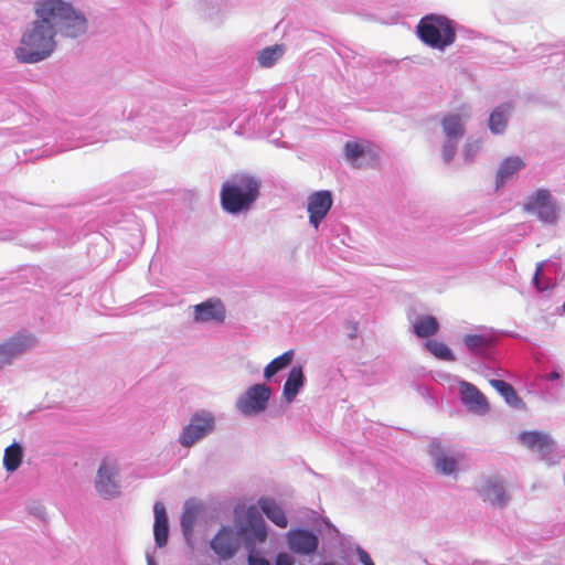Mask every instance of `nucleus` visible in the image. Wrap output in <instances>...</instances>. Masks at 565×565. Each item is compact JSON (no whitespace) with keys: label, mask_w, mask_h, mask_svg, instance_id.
<instances>
[{"label":"nucleus","mask_w":565,"mask_h":565,"mask_svg":"<svg viewBox=\"0 0 565 565\" xmlns=\"http://www.w3.org/2000/svg\"><path fill=\"white\" fill-rule=\"evenodd\" d=\"M34 13L40 23L63 38L77 39L88 30L85 13L68 0H38Z\"/></svg>","instance_id":"1"},{"label":"nucleus","mask_w":565,"mask_h":565,"mask_svg":"<svg viewBox=\"0 0 565 565\" xmlns=\"http://www.w3.org/2000/svg\"><path fill=\"white\" fill-rule=\"evenodd\" d=\"M56 36L49 25L35 19L22 33L14 49L15 58L24 64H34L50 57L57 45Z\"/></svg>","instance_id":"2"},{"label":"nucleus","mask_w":565,"mask_h":565,"mask_svg":"<svg viewBox=\"0 0 565 565\" xmlns=\"http://www.w3.org/2000/svg\"><path fill=\"white\" fill-rule=\"evenodd\" d=\"M234 524L248 552V565H270L269 561L256 552L257 544L267 540V525L258 509L254 505L236 510Z\"/></svg>","instance_id":"3"},{"label":"nucleus","mask_w":565,"mask_h":565,"mask_svg":"<svg viewBox=\"0 0 565 565\" xmlns=\"http://www.w3.org/2000/svg\"><path fill=\"white\" fill-rule=\"evenodd\" d=\"M258 194V180L246 173H237L223 183L220 193L221 204L230 214L244 213L250 210Z\"/></svg>","instance_id":"4"},{"label":"nucleus","mask_w":565,"mask_h":565,"mask_svg":"<svg viewBox=\"0 0 565 565\" xmlns=\"http://www.w3.org/2000/svg\"><path fill=\"white\" fill-rule=\"evenodd\" d=\"M417 34L427 46L445 51L456 41V23L441 14H427L417 25Z\"/></svg>","instance_id":"5"},{"label":"nucleus","mask_w":565,"mask_h":565,"mask_svg":"<svg viewBox=\"0 0 565 565\" xmlns=\"http://www.w3.org/2000/svg\"><path fill=\"white\" fill-rule=\"evenodd\" d=\"M470 118L471 110L466 106L450 111L441 118L440 126L444 135L441 156L446 163L451 162L455 158L458 145L466 131V124Z\"/></svg>","instance_id":"6"},{"label":"nucleus","mask_w":565,"mask_h":565,"mask_svg":"<svg viewBox=\"0 0 565 565\" xmlns=\"http://www.w3.org/2000/svg\"><path fill=\"white\" fill-rule=\"evenodd\" d=\"M217 427L216 414L207 408L194 411L188 423L182 427L178 436V443L183 448H192L203 439L207 438Z\"/></svg>","instance_id":"7"},{"label":"nucleus","mask_w":565,"mask_h":565,"mask_svg":"<svg viewBox=\"0 0 565 565\" xmlns=\"http://www.w3.org/2000/svg\"><path fill=\"white\" fill-rule=\"evenodd\" d=\"M523 210L548 225H556L561 218V206L557 199L548 189L544 188L534 190L525 198Z\"/></svg>","instance_id":"8"},{"label":"nucleus","mask_w":565,"mask_h":565,"mask_svg":"<svg viewBox=\"0 0 565 565\" xmlns=\"http://www.w3.org/2000/svg\"><path fill=\"white\" fill-rule=\"evenodd\" d=\"M94 487L104 500H111L121 494L120 466L117 459L107 457L100 461Z\"/></svg>","instance_id":"9"},{"label":"nucleus","mask_w":565,"mask_h":565,"mask_svg":"<svg viewBox=\"0 0 565 565\" xmlns=\"http://www.w3.org/2000/svg\"><path fill=\"white\" fill-rule=\"evenodd\" d=\"M38 345L36 337L28 331L15 332L0 341V370L11 366L14 361Z\"/></svg>","instance_id":"10"},{"label":"nucleus","mask_w":565,"mask_h":565,"mask_svg":"<svg viewBox=\"0 0 565 565\" xmlns=\"http://www.w3.org/2000/svg\"><path fill=\"white\" fill-rule=\"evenodd\" d=\"M271 390L265 383L249 386L235 402L236 411L246 417L262 414L268 407Z\"/></svg>","instance_id":"11"},{"label":"nucleus","mask_w":565,"mask_h":565,"mask_svg":"<svg viewBox=\"0 0 565 565\" xmlns=\"http://www.w3.org/2000/svg\"><path fill=\"white\" fill-rule=\"evenodd\" d=\"M191 322L196 326H221L226 320V307L216 297L189 307Z\"/></svg>","instance_id":"12"},{"label":"nucleus","mask_w":565,"mask_h":565,"mask_svg":"<svg viewBox=\"0 0 565 565\" xmlns=\"http://www.w3.org/2000/svg\"><path fill=\"white\" fill-rule=\"evenodd\" d=\"M520 444L527 449L535 451L548 466L558 462L561 456L556 451V444L547 433L530 430L523 431L518 437Z\"/></svg>","instance_id":"13"},{"label":"nucleus","mask_w":565,"mask_h":565,"mask_svg":"<svg viewBox=\"0 0 565 565\" xmlns=\"http://www.w3.org/2000/svg\"><path fill=\"white\" fill-rule=\"evenodd\" d=\"M478 497L493 508L502 509L510 502L504 481L498 476H483L475 484Z\"/></svg>","instance_id":"14"},{"label":"nucleus","mask_w":565,"mask_h":565,"mask_svg":"<svg viewBox=\"0 0 565 565\" xmlns=\"http://www.w3.org/2000/svg\"><path fill=\"white\" fill-rule=\"evenodd\" d=\"M288 550L298 556H313L320 544L316 533L302 527L290 529L285 535Z\"/></svg>","instance_id":"15"},{"label":"nucleus","mask_w":565,"mask_h":565,"mask_svg":"<svg viewBox=\"0 0 565 565\" xmlns=\"http://www.w3.org/2000/svg\"><path fill=\"white\" fill-rule=\"evenodd\" d=\"M333 204V195L329 190H319L307 196L306 206L309 216V224L316 230L326 218Z\"/></svg>","instance_id":"16"},{"label":"nucleus","mask_w":565,"mask_h":565,"mask_svg":"<svg viewBox=\"0 0 565 565\" xmlns=\"http://www.w3.org/2000/svg\"><path fill=\"white\" fill-rule=\"evenodd\" d=\"M433 466L439 475L457 478L459 473L460 455L454 450L433 444L429 449Z\"/></svg>","instance_id":"17"},{"label":"nucleus","mask_w":565,"mask_h":565,"mask_svg":"<svg viewBox=\"0 0 565 565\" xmlns=\"http://www.w3.org/2000/svg\"><path fill=\"white\" fill-rule=\"evenodd\" d=\"M238 537L241 539L238 531L235 533L231 526H222L212 539L210 545L221 559H230L239 547Z\"/></svg>","instance_id":"18"},{"label":"nucleus","mask_w":565,"mask_h":565,"mask_svg":"<svg viewBox=\"0 0 565 565\" xmlns=\"http://www.w3.org/2000/svg\"><path fill=\"white\" fill-rule=\"evenodd\" d=\"M344 157L353 168H364L376 160L377 152L367 141H348L344 146Z\"/></svg>","instance_id":"19"},{"label":"nucleus","mask_w":565,"mask_h":565,"mask_svg":"<svg viewBox=\"0 0 565 565\" xmlns=\"http://www.w3.org/2000/svg\"><path fill=\"white\" fill-rule=\"evenodd\" d=\"M459 394L462 404L470 413L483 416L489 412V403L486 396L467 381H459Z\"/></svg>","instance_id":"20"},{"label":"nucleus","mask_w":565,"mask_h":565,"mask_svg":"<svg viewBox=\"0 0 565 565\" xmlns=\"http://www.w3.org/2000/svg\"><path fill=\"white\" fill-rule=\"evenodd\" d=\"M306 384V376L301 365L292 366L287 375L282 386V398L286 403L291 404L295 402L298 394L302 391Z\"/></svg>","instance_id":"21"},{"label":"nucleus","mask_w":565,"mask_h":565,"mask_svg":"<svg viewBox=\"0 0 565 565\" xmlns=\"http://www.w3.org/2000/svg\"><path fill=\"white\" fill-rule=\"evenodd\" d=\"M525 167L524 160L519 156L508 157L500 163L495 174L497 188L502 186Z\"/></svg>","instance_id":"22"},{"label":"nucleus","mask_w":565,"mask_h":565,"mask_svg":"<svg viewBox=\"0 0 565 565\" xmlns=\"http://www.w3.org/2000/svg\"><path fill=\"white\" fill-rule=\"evenodd\" d=\"M154 524L153 534L156 545L163 547L168 542L169 526L166 507L162 502H156L153 507Z\"/></svg>","instance_id":"23"},{"label":"nucleus","mask_w":565,"mask_h":565,"mask_svg":"<svg viewBox=\"0 0 565 565\" xmlns=\"http://www.w3.org/2000/svg\"><path fill=\"white\" fill-rule=\"evenodd\" d=\"M258 507L263 513L278 527L285 529L288 525V519L282 508L270 498H260Z\"/></svg>","instance_id":"24"},{"label":"nucleus","mask_w":565,"mask_h":565,"mask_svg":"<svg viewBox=\"0 0 565 565\" xmlns=\"http://www.w3.org/2000/svg\"><path fill=\"white\" fill-rule=\"evenodd\" d=\"M295 358V351L288 350L280 354L279 356L271 360L265 367H264V380L271 381L276 374H278L280 371L287 369L294 361Z\"/></svg>","instance_id":"25"},{"label":"nucleus","mask_w":565,"mask_h":565,"mask_svg":"<svg viewBox=\"0 0 565 565\" xmlns=\"http://www.w3.org/2000/svg\"><path fill=\"white\" fill-rule=\"evenodd\" d=\"M512 111L511 104H502L498 106L490 115L489 128L491 132L498 135L502 134L507 127L509 117Z\"/></svg>","instance_id":"26"},{"label":"nucleus","mask_w":565,"mask_h":565,"mask_svg":"<svg viewBox=\"0 0 565 565\" xmlns=\"http://www.w3.org/2000/svg\"><path fill=\"white\" fill-rule=\"evenodd\" d=\"M413 330L418 338H428L438 332L439 323L433 316L420 315L413 321Z\"/></svg>","instance_id":"27"},{"label":"nucleus","mask_w":565,"mask_h":565,"mask_svg":"<svg viewBox=\"0 0 565 565\" xmlns=\"http://www.w3.org/2000/svg\"><path fill=\"white\" fill-rule=\"evenodd\" d=\"M282 44H274L260 50L257 54L258 65L264 68L273 67L285 54Z\"/></svg>","instance_id":"28"},{"label":"nucleus","mask_w":565,"mask_h":565,"mask_svg":"<svg viewBox=\"0 0 565 565\" xmlns=\"http://www.w3.org/2000/svg\"><path fill=\"white\" fill-rule=\"evenodd\" d=\"M23 449L20 444L13 443L4 449L3 467L7 472H14L21 466Z\"/></svg>","instance_id":"29"},{"label":"nucleus","mask_w":565,"mask_h":565,"mask_svg":"<svg viewBox=\"0 0 565 565\" xmlns=\"http://www.w3.org/2000/svg\"><path fill=\"white\" fill-rule=\"evenodd\" d=\"M463 343L470 352L481 354L490 345L491 337L487 334H467L463 338Z\"/></svg>","instance_id":"30"},{"label":"nucleus","mask_w":565,"mask_h":565,"mask_svg":"<svg viewBox=\"0 0 565 565\" xmlns=\"http://www.w3.org/2000/svg\"><path fill=\"white\" fill-rule=\"evenodd\" d=\"M426 349L437 359L444 361H455L452 351L438 340H428L425 343Z\"/></svg>","instance_id":"31"},{"label":"nucleus","mask_w":565,"mask_h":565,"mask_svg":"<svg viewBox=\"0 0 565 565\" xmlns=\"http://www.w3.org/2000/svg\"><path fill=\"white\" fill-rule=\"evenodd\" d=\"M196 514L198 511L195 504L190 501L185 502L181 518V527L185 536L192 532Z\"/></svg>","instance_id":"32"},{"label":"nucleus","mask_w":565,"mask_h":565,"mask_svg":"<svg viewBox=\"0 0 565 565\" xmlns=\"http://www.w3.org/2000/svg\"><path fill=\"white\" fill-rule=\"evenodd\" d=\"M490 384L504 397L507 403L510 405H514L516 402H519V397L514 388L509 383L501 380H491Z\"/></svg>","instance_id":"33"},{"label":"nucleus","mask_w":565,"mask_h":565,"mask_svg":"<svg viewBox=\"0 0 565 565\" xmlns=\"http://www.w3.org/2000/svg\"><path fill=\"white\" fill-rule=\"evenodd\" d=\"M482 140L479 138H468L463 145L462 156L467 162H471L481 151Z\"/></svg>","instance_id":"34"},{"label":"nucleus","mask_w":565,"mask_h":565,"mask_svg":"<svg viewBox=\"0 0 565 565\" xmlns=\"http://www.w3.org/2000/svg\"><path fill=\"white\" fill-rule=\"evenodd\" d=\"M25 510L30 515H32L41 521L47 520L46 508L41 500L30 499L25 503Z\"/></svg>","instance_id":"35"},{"label":"nucleus","mask_w":565,"mask_h":565,"mask_svg":"<svg viewBox=\"0 0 565 565\" xmlns=\"http://www.w3.org/2000/svg\"><path fill=\"white\" fill-rule=\"evenodd\" d=\"M544 266H545V262H540V263L536 264L534 277L532 279V284H533L534 288L539 292H543L547 288V285H540L539 284V277H542L543 270H544Z\"/></svg>","instance_id":"36"},{"label":"nucleus","mask_w":565,"mask_h":565,"mask_svg":"<svg viewBox=\"0 0 565 565\" xmlns=\"http://www.w3.org/2000/svg\"><path fill=\"white\" fill-rule=\"evenodd\" d=\"M274 565H295V561L287 552H280L276 555Z\"/></svg>","instance_id":"37"},{"label":"nucleus","mask_w":565,"mask_h":565,"mask_svg":"<svg viewBox=\"0 0 565 565\" xmlns=\"http://www.w3.org/2000/svg\"><path fill=\"white\" fill-rule=\"evenodd\" d=\"M359 559L363 565H374L371 556L363 550L359 551Z\"/></svg>","instance_id":"38"},{"label":"nucleus","mask_w":565,"mask_h":565,"mask_svg":"<svg viewBox=\"0 0 565 565\" xmlns=\"http://www.w3.org/2000/svg\"><path fill=\"white\" fill-rule=\"evenodd\" d=\"M539 284L540 285H547V288L545 291L547 290H551L553 289L554 285L552 284V281L547 278H544L543 276L542 277H539Z\"/></svg>","instance_id":"39"},{"label":"nucleus","mask_w":565,"mask_h":565,"mask_svg":"<svg viewBox=\"0 0 565 565\" xmlns=\"http://www.w3.org/2000/svg\"><path fill=\"white\" fill-rule=\"evenodd\" d=\"M559 377H561V374L557 371H552L550 374L546 375V380H548V381H556Z\"/></svg>","instance_id":"40"},{"label":"nucleus","mask_w":565,"mask_h":565,"mask_svg":"<svg viewBox=\"0 0 565 565\" xmlns=\"http://www.w3.org/2000/svg\"><path fill=\"white\" fill-rule=\"evenodd\" d=\"M147 565H157L154 557L149 552L146 553Z\"/></svg>","instance_id":"41"},{"label":"nucleus","mask_w":565,"mask_h":565,"mask_svg":"<svg viewBox=\"0 0 565 565\" xmlns=\"http://www.w3.org/2000/svg\"><path fill=\"white\" fill-rule=\"evenodd\" d=\"M563 311L565 312V301H564V305H563Z\"/></svg>","instance_id":"42"}]
</instances>
